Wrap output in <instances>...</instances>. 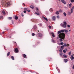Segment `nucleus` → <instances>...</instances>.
<instances>
[{"instance_id":"obj_20","label":"nucleus","mask_w":74,"mask_h":74,"mask_svg":"<svg viewBox=\"0 0 74 74\" xmlns=\"http://www.w3.org/2000/svg\"><path fill=\"white\" fill-rule=\"evenodd\" d=\"M56 14H57V15H59V11H57L56 12Z\"/></svg>"},{"instance_id":"obj_39","label":"nucleus","mask_w":74,"mask_h":74,"mask_svg":"<svg viewBox=\"0 0 74 74\" xmlns=\"http://www.w3.org/2000/svg\"><path fill=\"white\" fill-rule=\"evenodd\" d=\"M3 16H0V19H3Z\"/></svg>"},{"instance_id":"obj_57","label":"nucleus","mask_w":74,"mask_h":74,"mask_svg":"<svg viewBox=\"0 0 74 74\" xmlns=\"http://www.w3.org/2000/svg\"><path fill=\"white\" fill-rule=\"evenodd\" d=\"M69 32H71V30H69Z\"/></svg>"},{"instance_id":"obj_46","label":"nucleus","mask_w":74,"mask_h":74,"mask_svg":"<svg viewBox=\"0 0 74 74\" xmlns=\"http://www.w3.org/2000/svg\"><path fill=\"white\" fill-rule=\"evenodd\" d=\"M67 26L68 27H70V25H68Z\"/></svg>"},{"instance_id":"obj_31","label":"nucleus","mask_w":74,"mask_h":74,"mask_svg":"<svg viewBox=\"0 0 74 74\" xmlns=\"http://www.w3.org/2000/svg\"><path fill=\"white\" fill-rule=\"evenodd\" d=\"M11 58L12 60H14V56H12L11 57Z\"/></svg>"},{"instance_id":"obj_21","label":"nucleus","mask_w":74,"mask_h":74,"mask_svg":"<svg viewBox=\"0 0 74 74\" xmlns=\"http://www.w3.org/2000/svg\"><path fill=\"white\" fill-rule=\"evenodd\" d=\"M51 34L53 37H55V35H54V34H53V33H52Z\"/></svg>"},{"instance_id":"obj_37","label":"nucleus","mask_w":74,"mask_h":74,"mask_svg":"<svg viewBox=\"0 0 74 74\" xmlns=\"http://www.w3.org/2000/svg\"><path fill=\"white\" fill-rule=\"evenodd\" d=\"M52 42H54V43H55V40H52Z\"/></svg>"},{"instance_id":"obj_42","label":"nucleus","mask_w":74,"mask_h":74,"mask_svg":"<svg viewBox=\"0 0 74 74\" xmlns=\"http://www.w3.org/2000/svg\"><path fill=\"white\" fill-rule=\"evenodd\" d=\"M71 3H73V2H74V0H71Z\"/></svg>"},{"instance_id":"obj_13","label":"nucleus","mask_w":74,"mask_h":74,"mask_svg":"<svg viewBox=\"0 0 74 74\" xmlns=\"http://www.w3.org/2000/svg\"><path fill=\"white\" fill-rule=\"evenodd\" d=\"M43 18L45 19L46 21H48V19L47 18H45V17H43Z\"/></svg>"},{"instance_id":"obj_59","label":"nucleus","mask_w":74,"mask_h":74,"mask_svg":"<svg viewBox=\"0 0 74 74\" xmlns=\"http://www.w3.org/2000/svg\"><path fill=\"white\" fill-rule=\"evenodd\" d=\"M11 38V37H10V38Z\"/></svg>"},{"instance_id":"obj_48","label":"nucleus","mask_w":74,"mask_h":74,"mask_svg":"<svg viewBox=\"0 0 74 74\" xmlns=\"http://www.w3.org/2000/svg\"><path fill=\"white\" fill-rule=\"evenodd\" d=\"M32 36H34V33L32 34Z\"/></svg>"},{"instance_id":"obj_19","label":"nucleus","mask_w":74,"mask_h":74,"mask_svg":"<svg viewBox=\"0 0 74 74\" xmlns=\"http://www.w3.org/2000/svg\"><path fill=\"white\" fill-rule=\"evenodd\" d=\"M70 58L71 59V60H73L74 59V57H70Z\"/></svg>"},{"instance_id":"obj_55","label":"nucleus","mask_w":74,"mask_h":74,"mask_svg":"<svg viewBox=\"0 0 74 74\" xmlns=\"http://www.w3.org/2000/svg\"><path fill=\"white\" fill-rule=\"evenodd\" d=\"M27 9L25 8V9L24 10H27Z\"/></svg>"},{"instance_id":"obj_49","label":"nucleus","mask_w":74,"mask_h":74,"mask_svg":"<svg viewBox=\"0 0 74 74\" xmlns=\"http://www.w3.org/2000/svg\"><path fill=\"white\" fill-rule=\"evenodd\" d=\"M27 11H28V12H30V10H28Z\"/></svg>"},{"instance_id":"obj_5","label":"nucleus","mask_w":74,"mask_h":74,"mask_svg":"<svg viewBox=\"0 0 74 74\" xmlns=\"http://www.w3.org/2000/svg\"><path fill=\"white\" fill-rule=\"evenodd\" d=\"M74 9V6H73L71 10V13H73V11Z\"/></svg>"},{"instance_id":"obj_34","label":"nucleus","mask_w":74,"mask_h":74,"mask_svg":"<svg viewBox=\"0 0 74 74\" xmlns=\"http://www.w3.org/2000/svg\"><path fill=\"white\" fill-rule=\"evenodd\" d=\"M61 32L62 33H64V30H61Z\"/></svg>"},{"instance_id":"obj_16","label":"nucleus","mask_w":74,"mask_h":74,"mask_svg":"<svg viewBox=\"0 0 74 74\" xmlns=\"http://www.w3.org/2000/svg\"><path fill=\"white\" fill-rule=\"evenodd\" d=\"M34 29H37V26L36 25H34Z\"/></svg>"},{"instance_id":"obj_35","label":"nucleus","mask_w":74,"mask_h":74,"mask_svg":"<svg viewBox=\"0 0 74 74\" xmlns=\"http://www.w3.org/2000/svg\"><path fill=\"white\" fill-rule=\"evenodd\" d=\"M60 45H63L64 44V43L63 42H61L60 43Z\"/></svg>"},{"instance_id":"obj_4","label":"nucleus","mask_w":74,"mask_h":74,"mask_svg":"<svg viewBox=\"0 0 74 74\" xmlns=\"http://www.w3.org/2000/svg\"><path fill=\"white\" fill-rule=\"evenodd\" d=\"M18 51L19 50H18V49L17 48H16L14 50V52H15V53H18Z\"/></svg>"},{"instance_id":"obj_52","label":"nucleus","mask_w":74,"mask_h":74,"mask_svg":"<svg viewBox=\"0 0 74 74\" xmlns=\"http://www.w3.org/2000/svg\"><path fill=\"white\" fill-rule=\"evenodd\" d=\"M23 5H25V3H23Z\"/></svg>"},{"instance_id":"obj_7","label":"nucleus","mask_w":74,"mask_h":74,"mask_svg":"<svg viewBox=\"0 0 74 74\" xmlns=\"http://www.w3.org/2000/svg\"><path fill=\"white\" fill-rule=\"evenodd\" d=\"M52 19L53 21H55V19H56V17L55 16H53L52 18Z\"/></svg>"},{"instance_id":"obj_41","label":"nucleus","mask_w":74,"mask_h":74,"mask_svg":"<svg viewBox=\"0 0 74 74\" xmlns=\"http://www.w3.org/2000/svg\"><path fill=\"white\" fill-rule=\"evenodd\" d=\"M59 12H62V10H61V9H60L59 10Z\"/></svg>"},{"instance_id":"obj_50","label":"nucleus","mask_w":74,"mask_h":74,"mask_svg":"<svg viewBox=\"0 0 74 74\" xmlns=\"http://www.w3.org/2000/svg\"><path fill=\"white\" fill-rule=\"evenodd\" d=\"M71 57H73V55L72 54L71 56Z\"/></svg>"},{"instance_id":"obj_47","label":"nucleus","mask_w":74,"mask_h":74,"mask_svg":"<svg viewBox=\"0 0 74 74\" xmlns=\"http://www.w3.org/2000/svg\"><path fill=\"white\" fill-rule=\"evenodd\" d=\"M24 13H26V11H23Z\"/></svg>"},{"instance_id":"obj_26","label":"nucleus","mask_w":74,"mask_h":74,"mask_svg":"<svg viewBox=\"0 0 74 74\" xmlns=\"http://www.w3.org/2000/svg\"><path fill=\"white\" fill-rule=\"evenodd\" d=\"M15 19L16 20H17V19H18V17L17 16H15Z\"/></svg>"},{"instance_id":"obj_61","label":"nucleus","mask_w":74,"mask_h":74,"mask_svg":"<svg viewBox=\"0 0 74 74\" xmlns=\"http://www.w3.org/2000/svg\"><path fill=\"white\" fill-rule=\"evenodd\" d=\"M38 32H39V31L38 30Z\"/></svg>"},{"instance_id":"obj_29","label":"nucleus","mask_w":74,"mask_h":74,"mask_svg":"<svg viewBox=\"0 0 74 74\" xmlns=\"http://www.w3.org/2000/svg\"><path fill=\"white\" fill-rule=\"evenodd\" d=\"M60 56L61 57L62 55H63V53H60Z\"/></svg>"},{"instance_id":"obj_53","label":"nucleus","mask_w":74,"mask_h":74,"mask_svg":"<svg viewBox=\"0 0 74 74\" xmlns=\"http://www.w3.org/2000/svg\"><path fill=\"white\" fill-rule=\"evenodd\" d=\"M2 33V34H4V32H3Z\"/></svg>"},{"instance_id":"obj_54","label":"nucleus","mask_w":74,"mask_h":74,"mask_svg":"<svg viewBox=\"0 0 74 74\" xmlns=\"http://www.w3.org/2000/svg\"><path fill=\"white\" fill-rule=\"evenodd\" d=\"M44 1V0H41V1Z\"/></svg>"},{"instance_id":"obj_62","label":"nucleus","mask_w":74,"mask_h":74,"mask_svg":"<svg viewBox=\"0 0 74 74\" xmlns=\"http://www.w3.org/2000/svg\"><path fill=\"white\" fill-rule=\"evenodd\" d=\"M12 23L13 24V23Z\"/></svg>"},{"instance_id":"obj_11","label":"nucleus","mask_w":74,"mask_h":74,"mask_svg":"<svg viewBox=\"0 0 74 74\" xmlns=\"http://www.w3.org/2000/svg\"><path fill=\"white\" fill-rule=\"evenodd\" d=\"M36 9L37 12L38 13H40V11H39V10H38V8H36Z\"/></svg>"},{"instance_id":"obj_30","label":"nucleus","mask_w":74,"mask_h":74,"mask_svg":"<svg viewBox=\"0 0 74 74\" xmlns=\"http://www.w3.org/2000/svg\"><path fill=\"white\" fill-rule=\"evenodd\" d=\"M30 8H32V9L33 8H34V6H33V5H31L30 6Z\"/></svg>"},{"instance_id":"obj_9","label":"nucleus","mask_w":74,"mask_h":74,"mask_svg":"<svg viewBox=\"0 0 74 74\" xmlns=\"http://www.w3.org/2000/svg\"><path fill=\"white\" fill-rule=\"evenodd\" d=\"M38 36H39V37H42V34H41L39 33L37 34Z\"/></svg>"},{"instance_id":"obj_1","label":"nucleus","mask_w":74,"mask_h":74,"mask_svg":"<svg viewBox=\"0 0 74 74\" xmlns=\"http://www.w3.org/2000/svg\"><path fill=\"white\" fill-rule=\"evenodd\" d=\"M59 37L60 38L59 40L60 42H62L63 41V40H64L65 38V34L63 33H61L58 35Z\"/></svg>"},{"instance_id":"obj_36","label":"nucleus","mask_w":74,"mask_h":74,"mask_svg":"<svg viewBox=\"0 0 74 74\" xmlns=\"http://www.w3.org/2000/svg\"><path fill=\"white\" fill-rule=\"evenodd\" d=\"M57 18H58V19H59L60 18V17H59V15H58L57 16Z\"/></svg>"},{"instance_id":"obj_58","label":"nucleus","mask_w":74,"mask_h":74,"mask_svg":"<svg viewBox=\"0 0 74 74\" xmlns=\"http://www.w3.org/2000/svg\"><path fill=\"white\" fill-rule=\"evenodd\" d=\"M59 73H60V71H59Z\"/></svg>"},{"instance_id":"obj_27","label":"nucleus","mask_w":74,"mask_h":74,"mask_svg":"<svg viewBox=\"0 0 74 74\" xmlns=\"http://www.w3.org/2000/svg\"><path fill=\"white\" fill-rule=\"evenodd\" d=\"M63 14H64V16H66V15H67V14L65 12H64L63 13Z\"/></svg>"},{"instance_id":"obj_24","label":"nucleus","mask_w":74,"mask_h":74,"mask_svg":"<svg viewBox=\"0 0 74 74\" xmlns=\"http://www.w3.org/2000/svg\"><path fill=\"white\" fill-rule=\"evenodd\" d=\"M71 12H68V15H71Z\"/></svg>"},{"instance_id":"obj_25","label":"nucleus","mask_w":74,"mask_h":74,"mask_svg":"<svg viewBox=\"0 0 74 74\" xmlns=\"http://www.w3.org/2000/svg\"><path fill=\"white\" fill-rule=\"evenodd\" d=\"M64 31L65 32V33H67V32H69V31H68V30H67L66 29H64Z\"/></svg>"},{"instance_id":"obj_60","label":"nucleus","mask_w":74,"mask_h":74,"mask_svg":"<svg viewBox=\"0 0 74 74\" xmlns=\"http://www.w3.org/2000/svg\"><path fill=\"white\" fill-rule=\"evenodd\" d=\"M59 0V1H60V0Z\"/></svg>"},{"instance_id":"obj_18","label":"nucleus","mask_w":74,"mask_h":74,"mask_svg":"<svg viewBox=\"0 0 74 74\" xmlns=\"http://www.w3.org/2000/svg\"><path fill=\"white\" fill-rule=\"evenodd\" d=\"M71 3H70L69 5V8H71Z\"/></svg>"},{"instance_id":"obj_6","label":"nucleus","mask_w":74,"mask_h":74,"mask_svg":"<svg viewBox=\"0 0 74 74\" xmlns=\"http://www.w3.org/2000/svg\"><path fill=\"white\" fill-rule=\"evenodd\" d=\"M61 2L64 4H66V2L63 0H61Z\"/></svg>"},{"instance_id":"obj_45","label":"nucleus","mask_w":74,"mask_h":74,"mask_svg":"<svg viewBox=\"0 0 74 74\" xmlns=\"http://www.w3.org/2000/svg\"><path fill=\"white\" fill-rule=\"evenodd\" d=\"M21 16H24V15H23V13H22V14H21Z\"/></svg>"},{"instance_id":"obj_22","label":"nucleus","mask_w":74,"mask_h":74,"mask_svg":"<svg viewBox=\"0 0 74 74\" xmlns=\"http://www.w3.org/2000/svg\"><path fill=\"white\" fill-rule=\"evenodd\" d=\"M49 10L51 12H52V11H53V9H52V8H50Z\"/></svg>"},{"instance_id":"obj_2","label":"nucleus","mask_w":74,"mask_h":74,"mask_svg":"<svg viewBox=\"0 0 74 74\" xmlns=\"http://www.w3.org/2000/svg\"><path fill=\"white\" fill-rule=\"evenodd\" d=\"M2 5H3L10 6V2L8 1L7 0H3L2 1Z\"/></svg>"},{"instance_id":"obj_28","label":"nucleus","mask_w":74,"mask_h":74,"mask_svg":"<svg viewBox=\"0 0 74 74\" xmlns=\"http://www.w3.org/2000/svg\"><path fill=\"white\" fill-rule=\"evenodd\" d=\"M60 33H61V31H59L58 32V34H60Z\"/></svg>"},{"instance_id":"obj_32","label":"nucleus","mask_w":74,"mask_h":74,"mask_svg":"<svg viewBox=\"0 0 74 74\" xmlns=\"http://www.w3.org/2000/svg\"><path fill=\"white\" fill-rule=\"evenodd\" d=\"M35 14H36L37 15H40V14L38 13L37 12H35Z\"/></svg>"},{"instance_id":"obj_56","label":"nucleus","mask_w":74,"mask_h":74,"mask_svg":"<svg viewBox=\"0 0 74 74\" xmlns=\"http://www.w3.org/2000/svg\"><path fill=\"white\" fill-rule=\"evenodd\" d=\"M42 24H40V26H42Z\"/></svg>"},{"instance_id":"obj_44","label":"nucleus","mask_w":74,"mask_h":74,"mask_svg":"<svg viewBox=\"0 0 74 74\" xmlns=\"http://www.w3.org/2000/svg\"><path fill=\"white\" fill-rule=\"evenodd\" d=\"M63 52L64 53H65L66 52V50H63Z\"/></svg>"},{"instance_id":"obj_43","label":"nucleus","mask_w":74,"mask_h":74,"mask_svg":"<svg viewBox=\"0 0 74 74\" xmlns=\"http://www.w3.org/2000/svg\"><path fill=\"white\" fill-rule=\"evenodd\" d=\"M59 51H60V52H61V53H62V51L61 49Z\"/></svg>"},{"instance_id":"obj_17","label":"nucleus","mask_w":74,"mask_h":74,"mask_svg":"<svg viewBox=\"0 0 74 74\" xmlns=\"http://www.w3.org/2000/svg\"><path fill=\"white\" fill-rule=\"evenodd\" d=\"M10 51L8 52L7 53V56H10Z\"/></svg>"},{"instance_id":"obj_8","label":"nucleus","mask_w":74,"mask_h":74,"mask_svg":"<svg viewBox=\"0 0 74 74\" xmlns=\"http://www.w3.org/2000/svg\"><path fill=\"white\" fill-rule=\"evenodd\" d=\"M64 47H67V46H69V44H66L65 43L64 44Z\"/></svg>"},{"instance_id":"obj_51","label":"nucleus","mask_w":74,"mask_h":74,"mask_svg":"<svg viewBox=\"0 0 74 74\" xmlns=\"http://www.w3.org/2000/svg\"><path fill=\"white\" fill-rule=\"evenodd\" d=\"M73 69H74V65L73 66Z\"/></svg>"},{"instance_id":"obj_3","label":"nucleus","mask_w":74,"mask_h":74,"mask_svg":"<svg viewBox=\"0 0 74 74\" xmlns=\"http://www.w3.org/2000/svg\"><path fill=\"white\" fill-rule=\"evenodd\" d=\"M64 24H60V25L62 27H63L64 28H66V25H67V23H66V21H64L63 22Z\"/></svg>"},{"instance_id":"obj_10","label":"nucleus","mask_w":74,"mask_h":74,"mask_svg":"<svg viewBox=\"0 0 74 74\" xmlns=\"http://www.w3.org/2000/svg\"><path fill=\"white\" fill-rule=\"evenodd\" d=\"M2 12L3 13V15H4L5 14V11H4V10H3Z\"/></svg>"},{"instance_id":"obj_15","label":"nucleus","mask_w":74,"mask_h":74,"mask_svg":"<svg viewBox=\"0 0 74 74\" xmlns=\"http://www.w3.org/2000/svg\"><path fill=\"white\" fill-rule=\"evenodd\" d=\"M23 56L24 58H27V57L26 55L25 54H24L23 55Z\"/></svg>"},{"instance_id":"obj_33","label":"nucleus","mask_w":74,"mask_h":74,"mask_svg":"<svg viewBox=\"0 0 74 74\" xmlns=\"http://www.w3.org/2000/svg\"><path fill=\"white\" fill-rule=\"evenodd\" d=\"M8 18L9 19H10V20H11V19H12V17H8Z\"/></svg>"},{"instance_id":"obj_40","label":"nucleus","mask_w":74,"mask_h":74,"mask_svg":"<svg viewBox=\"0 0 74 74\" xmlns=\"http://www.w3.org/2000/svg\"><path fill=\"white\" fill-rule=\"evenodd\" d=\"M49 29H51V26H50V25H49Z\"/></svg>"},{"instance_id":"obj_38","label":"nucleus","mask_w":74,"mask_h":74,"mask_svg":"<svg viewBox=\"0 0 74 74\" xmlns=\"http://www.w3.org/2000/svg\"><path fill=\"white\" fill-rule=\"evenodd\" d=\"M64 45L61 46V48H64Z\"/></svg>"},{"instance_id":"obj_23","label":"nucleus","mask_w":74,"mask_h":74,"mask_svg":"<svg viewBox=\"0 0 74 74\" xmlns=\"http://www.w3.org/2000/svg\"><path fill=\"white\" fill-rule=\"evenodd\" d=\"M71 51H70L69 52V55L71 56Z\"/></svg>"},{"instance_id":"obj_14","label":"nucleus","mask_w":74,"mask_h":74,"mask_svg":"<svg viewBox=\"0 0 74 74\" xmlns=\"http://www.w3.org/2000/svg\"><path fill=\"white\" fill-rule=\"evenodd\" d=\"M68 61V60L66 59H65L64 60V62H65V63L67 62Z\"/></svg>"},{"instance_id":"obj_12","label":"nucleus","mask_w":74,"mask_h":74,"mask_svg":"<svg viewBox=\"0 0 74 74\" xmlns=\"http://www.w3.org/2000/svg\"><path fill=\"white\" fill-rule=\"evenodd\" d=\"M63 56L64 57V58H67V55L66 54L63 55Z\"/></svg>"}]
</instances>
